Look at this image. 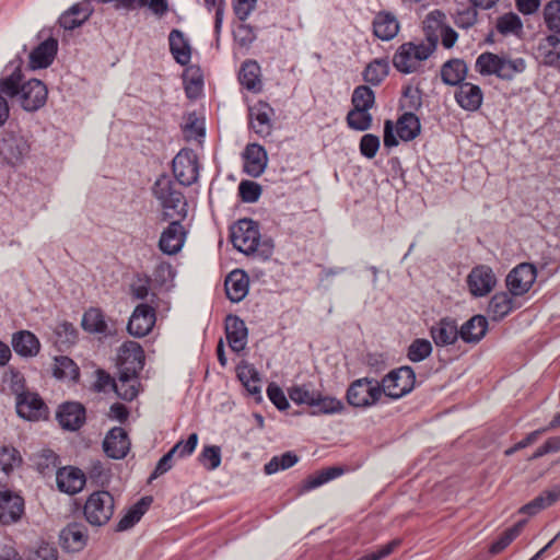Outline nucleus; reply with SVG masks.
<instances>
[{
    "mask_svg": "<svg viewBox=\"0 0 560 560\" xmlns=\"http://www.w3.org/2000/svg\"><path fill=\"white\" fill-rule=\"evenodd\" d=\"M526 61L523 58L500 57L499 78L503 80H512L516 74L524 72Z\"/></svg>",
    "mask_w": 560,
    "mask_h": 560,
    "instance_id": "47",
    "label": "nucleus"
},
{
    "mask_svg": "<svg viewBox=\"0 0 560 560\" xmlns=\"http://www.w3.org/2000/svg\"><path fill=\"white\" fill-rule=\"evenodd\" d=\"M54 376L62 381L75 382L79 378L80 372L77 363L66 355L55 358Z\"/></svg>",
    "mask_w": 560,
    "mask_h": 560,
    "instance_id": "41",
    "label": "nucleus"
},
{
    "mask_svg": "<svg viewBox=\"0 0 560 560\" xmlns=\"http://www.w3.org/2000/svg\"><path fill=\"white\" fill-rule=\"evenodd\" d=\"M244 158V171L253 177L260 176L268 162L267 152L258 143H249L246 145L243 153Z\"/></svg>",
    "mask_w": 560,
    "mask_h": 560,
    "instance_id": "22",
    "label": "nucleus"
},
{
    "mask_svg": "<svg viewBox=\"0 0 560 560\" xmlns=\"http://www.w3.org/2000/svg\"><path fill=\"white\" fill-rule=\"evenodd\" d=\"M536 58L546 66L560 68V37L551 34L541 38L536 48Z\"/></svg>",
    "mask_w": 560,
    "mask_h": 560,
    "instance_id": "25",
    "label": "nucleus"
},
{
    "mask_svg": "<svg viewBox=\"0 0 560 560\" xmlns=\"http://www.w3.org/2000/svg\"><path fill=\"white\" fill-rule=\"evenodd\" d=\"M103 448L105 454L110 458H124L130 448L127 432L120 427H115L109 430L103 441Z\"/></svg>",
    "mask_w": 560,
    "mask_h": 560,
    "instance_id": "19",
    "label": "nucleus"
},
{
    "mask_svg": "<svg viewBox=\"0 0 560 560\" xmlns=\"http://www.w3.org/2000/svg\"><path fill=\"white\" fill-rule=\"evenodd\" d=\"M18 415L26 420L35 421L45 418L47 407L40 396L34 392H27L15 400Z\"/></svg>",
    "mask_w": 560,
    "mask_h": 560,
    "instance_id": "16",
    "label": "nucleus"
},
{
    "mask_svg": "<svg viewBox=\"0 0 560 560\" xmlns=\"http://www.w3.org/2000/svg\"><path fill=\"white\" fill-rule=\"evenodd\" d=\"M152 503L151 497L141 498L136 504H133L126 514L119 520L116 525L117 532H124L133 527L148 511Z\"/></svg>",
    "mask_w": 560,
    "mask_h": 560,
    "instance_id": "38",
    "label": "nucleus"
},
{
    "mask_svg": "<svg viewBox=\"0 0 560 560\" xmlns=\"http://www.w3.org/2000/svg\"><path fill=\"white\" fill-rule=\"evenodd\" d=\"M267 396L270 401L281 411L290 407L287 396L280 386L276 383H270L267 387Z\"/></svg>",
    "mask_w": 560,
    "mask_h": 560,
    "instance_id": "64",
    "label": "nucleus"
},
{
    "mask_svg": "<svg viewBox=\"0 0 560 560\" xmlns=\"http://www.w3.org/2000/svg\"><path fill=\"white\" fill-rule=\"evenodd\" d=\"M24 514V499L9 490L0 491V523L10 525L19 522Z\"/></svg>",
    "mask_w": 560,
    "mask_h": 560,
    "instance_id": "15",
    "label": "nucleus"
},
{
    "mask_svg": "<svg viewBox=\"0 0 560 560\" xmlns=\"http://www.w3.org/2000/svg\"><path fill=\"white\" fill-rule=\"evenodd\" d=\"M522 21L515 13H506L498 19L497 30L503 35L518 34L522 32Z\"/></svg>",
    "mask_w": 560,
    "mask_h": 560,
    "instance_id": "58",
    "label": "nucleus"
},
{
    "mask_svg": "<svg viewBox=\"0 0 560 560\" xmlns=\"http://www.w3.org/2000/svg\"><path fill=\"white\" fill-rule=\"evenodd\" d=\"M13 350L21 357L32 358L38 354L40 342L38 338L28 330H21L12 336Z\"/></svg>",
    "mask_w": 560,
    "mask_h": 560,
    "instance_id": "33",
    "label": "nucleus"
},
{
    "mask_svg": "<svg viewBox=\"0 0 560 560\" xmlns=\"http://www.w3.org/2000/svg\"><path fill=\"white\" fill-rule=\"evenodd\" d=\"M82 327L92 334H103L106 331L107 325L98 308H90L83 314Z\"/></svg>",
    "mask_w": 560,
    "mask_h": 560,
    "instance_id": "46",
    "label": "nucleus"
},
{
    "mask_svg": "<svg viewBox=\"0 0 560 560\" xmlns=\"http://www.w3.org/2000/svg\"><path fill=\"white\" fill-rule=\"evenodd\" d=\"M430 334L436 347L453 345L460 337L455 319L450 317L442 318L433 325Z\"/></svg>",
    "mask_w": 560,
    "mask_h": 560,
    "instance_id": "26",
    "label": "nucleus"
},
{
    "mask_svg": "<svg viewBox=\"0 0 560 560\" xmlns=\"http://www.w3.org/2000/svg\"><path fill=\"white\" fill-rule=\"evenodd\" d=\"M420 130V120L412 113H405L397 120V135L402 141L413 140Z\"/></svg>",
    "mask_w": 560,
    "mask_h": 560,
    "instance_id": "39",
    "label": "nucleus"
},
{
    "mask_svg": "<svg viewBox=\"0 0 560 560\" xmlns=\"http://www.w3.org/2000/svg\"><path fill=\"white\" fill-rule=\"evenodd\" d=\"M381 384L372 377H362L353 381L346 393L347 401L355 408H370L382 398Z\"/></svg>",
    "mask_w": 560,
    "mask_h": 560,
    "instance_id": "5",
    "label": "nucleus"
},
{
    "mask_svg": "<svg viewBox=\"0 0 560 560\" xmlns=\"http://www.w3.org/2000/svg\"><path fill=\"white\" fill-rule=\"evenodd\" d=\"M57 419L63 429L75 431L85 421V409L79 402H66L59 407Z\"/></svg>",
    "mask_w": 560,
    "mask_h": 560,
    "instance_id": "24",
    "label": "nucleus"
},
{
    "mask_svg": "<svg viewBox=\"0 0 560 560\" xmlns=\"http://www.w3.org/2000/svg\"><path fill=\"white\" fill-rule=\"evenodd\" d=\"M238 194L244 202H256L261 195V186L252 180H242L238 185Z\"/></svg>",
    "mask_w": 560,
    "mask_h": 560,
    "instance_id": "61",
    "label": "nucleus"
},
{
    "mask_svg": "<svg viewBox=\"0 0 560 560\" xmlns=\"http://www.w3.org/2000/svg\"><path fill=\"white\" fill-rule=\"evenodd\" d=\"M495 284L497 277L487 265L474 267L467 277L468 290L476 298L486 296L494 289Z\"/></svg>",
    "mask_w": 560,
    "mask_h": 560,
    "instance_id": "11",
    "label": "nucleus"
},
{
    "mask_svg": "<svg viewBox=\"0 0 560 560\" xmlns=\"http://www.w3.org/2000/svg\"><path fill=\"white\" fill-rule=\"evenodd\" d=\"M346 120L350 129L365 131L371 128L373 117L366 109L352 108L347 114Z\"/></svg>",
    "mask_w": 560,
    "mask_h": 560,
    "instance_id": "48",
    "label": "nucleus"
},
{
    "mask_svg": "<svg viewBox=\"0 0 560 560\" xmlns=\"http://www.w3.org/2000/svg\"><path fill=\"white\" fill-rule=\"evenodd\" d=\"M235 42L242 47H248L256 39V33L249 24L242 23L233 31Z\"/></svg>",
    "mask_w": 560,
    "mask_h": 560,
    "instance_id": "63",
    "label": "nucleus"
},
{
    "mask_svg": "<svg viewBox=\"0 0 560 560\" xmlns=\"http://www.w3.org/2000/svg\"><path fill=\"white\" fill-rule=\"evenodd\" d=\"M94 8L91 0L74 3L65 11L58 20L59 25L66 31H72L84 24L93 14Z\"/></svg>",
    "mask_w": 560,
    "mask_h": 560,
    "instance_id": "17",
    "label": "nucleus"
},
{
    "mask_svg": "<svg viewBox=\"0 0 560 560\" xmlns=\"http://www.w3.org/2000/svg\"><path fill=\"white\" fill-rule=\"evenodd\" d=\"M467 65L462 59H451L446 61L441 68V79L446 85L455 86L464 83L467 75Z\"/></svg>",
    "mask_w": 560,
    "mask_h": 560,
    "instance_id": "37",
    "label": "nucleus"
},
{
    "mask_svg": "<svg viewBox=\"0 0 560 560\" xmlns=\"http://www.w3.org/2000/svg\"><path fill=\"white\" fill-rule=\"evenodd\" d=\"M155 306L141 303L132 312L128 322V332L135 337H144L155 324Z\"/></svg>",
    "mask_w": 560,
    "mask_h": 560,
    "instance_id": "12",
    "label": "nucleus"
},
{
    "mask_svg": "<svg viewBox=\"0 0 560 560\" xmlns=\"http://www.w3.org/2000/svg\"><path fill=\"white\" fill-rule=\"evenodd\" d=\"M153 196L160 202L166 217H185L187 202L177 184L167 175L160 176L152 187Z\"/></svg>",
    "mask_w": 560,
    "mask_h": 560,
    "instance_id": "4",
    "label": "nucleus"
},
{
    "mask_svg": "<svg viewBox=\"0 0 560 560\" xmlns=\"http://www.w3.org/2000/svg\"><path fill=\"white\" fill-rule=\"evenodd\" d=\"M115 510L114 497L108 491H95L86 499L83 514L92 526H103L112 518Z\"/></svg>",
    "mask_w": 560,
    "mask_h": 560,
    "instance_id": "6",
    "label": "nucleus"
},
{
    "mask_svg": "<svg viewBox=\"0 0 560 560\" xmlns=\"http://www.w3.org/2000/svg\"><path fill=\"white\" fill-rule=\"evenodd\" d=\"M225 335L229 347L234 352L245 349L248 339V330L243 319L236 315H228L225 318Z\"/></svg>",
    "mask_w": 560,
    "mask_h": 560,
    "instance_id": "20",
    "label": "nucleus"
},
{
    "mask_svg": "<svg viewBox=\"0 0 560 560\" xmlns=\"http://www.w3.org/2000/svg\"><path fill=\"white\" fill-rule=\"evenodd\" d=\"M487 329V318L482 315H475L463 324L459 336L467 343H477L485 337Z\"/></svg>",
    "mask_w": 560,
    "mask_h": 560,
    "instance_id": "36",
    "label": "nucleus"
},
{
    "mask_svg": "<svg viewBox=\"0 0 560 560\" xmlns=\"http://www.w3.org/2000/svg\"><path fill=\"white\" fill-rule=\"evenodd\" d=\"M113 388L115 393L124 400H133L140 390L139 376L119 371L118 378L114 382Z\"/></svg>",
    "mask_w": 560,
    "mask_h": 560,
    "instance_id": "35",
    "label": "nucleus"
},
{
    "mask_svg": "<svg viewBox=\"0 0 560 560\" xmlns=\"http://www.w3.org/2000/svg\"><path fill=\"white\" fill-rule=\"evenodd\" d=\"M144 366V352L136 341H126L119 348L118 369L139 376Z\"/></svg>",
    "mask_w": 560,
    "mask_h": 560,
    "instance_id": "13",
    "label": "nucleus"
},
{
    "mask_svg": "<svg viewBox=\"0 0 560 560\" xmlns=\"http://www.w3.org/2000/svg\"><path fill=\"white\" fill-rule=\"evenodd\" d=\"M56 482L61 492L75 494L84 488L85 476L79 468L63 467L57 470Z\"/></svg>",
    "mask_w": 560,
    "mask_h": 560,
    "instance_id": "21",
    "label": "nucleus"
},
{
    "mask_svg": "<svg viewBox=\"0 0 560 560\" xmlns=\"http://www.w3.org/2000/svg\"><path fill=\"white\" fill-rule=\"evenodd\" d=\"M536 278V267L529 262H522L508 273L505 285L511 295L515 298L523 296L532 289Z\"/></svg>",
    "mask_w": 560,
    "mask_h": 560,
    "instance_id": "9",
    "label": "nucleus"
},
{
    "mask_svg": "<svg viewBox=\"0 0 560 560\" xmlns=\"http://www.w3.org/2000/svg\"><path fill=\"white\" fill-rule=\"evenodd\" d=\"M455 100L463 109L475 112L479 109L482 104L483 93L478 85L464 82L455 92Z\"/></svg>",
    "mask_w": 560,
    "mask_h": 560,
    "instance_id": "29",
    "label": "nucleus"
},
{
    "mask_svg": "<svg viewBox=\"0 0 560 560\" xmlns=\"http://www.w3.org/2000/svg\"><path fill=\"white\" fill-rule=\"evenodd\" d=\"M290 399L298 405L313 406L317 392L311 390L308 385H294L288 390Z\"/></svg>",
    "mask_w": 560,
    "mask_h": 560,
    "instance_id": "57",
    "label": "nucleus"
},
{
    "mask_svg": "<svg viewBox=\"0 0 560 560\" xmlns=\"http://www.w3.org/2000/svg\"><path fill=\"white\" fill-rule=\"evenodd\" d=\"M58 50V40L49 37L35 47L30 54V67L32 69H44L49 67Z\"/></svg>",
    "mask_w": 560,
    "mask_h": 560,
    "instance_id": "27",
    "label": "nucleus"
},
{
    "mask_svg": "<svg viewBox=\"0 0 560 560\" xmlns=\"http://www.w3.org/2000/svg\"><path fill=\"white\" fill-rule=\"evenodd\" d=\"M341 474H342V469L338 468V467H329V468L323 469V470L318 471L317 474L307 477L303 481V483L301 486V490H302V492H308L311 490H314V489L325 485L326 482L339 477Z\"/></svg>",
    "mask_w": 560,
    "mask_h": 560,
    "instance_id": "43",
    "label": "nucleus"
},
{
    "mask_svg": "<svg viewBox=\"0 0 560 560\" xmlns=\"http://www.w3.org/2000/svg\"><path fill=\"white\" fill-rule=\"evenodd\" d=\"M260 66L255 60H246L242 63L238 80L240 83L248 91L258 93L262 89Z\"/></svg>",
    "mask_w": 560,
    "mask_h": 560,
    "instance_id": "34",
    "label": "nucleus"
},
{
    "mask_svg": "<svg viewBox=\"0 0 560 560\" xmlns=\"http://www.w3.org/2000/svg\"><path fill=\"white\" fill-rule=\"evenodd\" d=\"M60 545L70 552L82 550L88 541V532L83 524L71 523L59 535Z\"/></svg>",
    "mask_w": 560,
    "mask_h": 560,
    "instance_id": "23",
    "label": "nucleus"
},
{
    "mask_svg": "<svg viewBox=\"0 0 560 560\" xmlns=\"http://www.w3.org/2000/svg\"><path fill=\"white\" fill-rule=\"evenodd\" d=\"M173 174L183 186H190L199 176L198 158L194 150L182 149L173 159Z\"/></svg>",
    "mask_w": 560,
    "mask_h": 560,
    "instance_id": "10",
    "label": "nucleus"
},
{
    "mask_svg": "<svg viewBox=\"0 0 560 560\" xmlns=\"http://www.w3.org/2000/svg\"><path fill=\"white\" fill-rule=\"evenodd\" d=\"M170 51L177 63L186 66L191 60V47L185 34L179 30H172L168 35Z\"/></svg>",
    "mask_w": 560,
    "mask_h": 560,
    "instance_id": "32",
    "label": "nucleus"
},
{
    "mask_svg": "<svg viewBox=\"0 0 560 560\" xmlns=\"http://www.w3.org/2000/svg\"><path fill=\"white\" fill-rule=\"evenodd\" d=\"M445 20V14L440 10H433L428 13L423 21L427 43H431L433 36L436 37V43L439 42V33L446 26Z\"/></svg>",
    "mask_w": 560,
    "mask_h": 560,
    "instance_id": "44",
    "label": "nucleus"
},
{
    "mask_svg": "<svg viewBox=\"0 0 560 560\" xmlns=\"http://www.w3.org/2000/svg\"><path fill=\"white\" fill-rule=\"evenodd\" d=\"M225 292L231 302H241L248 292V277L242 270H234L225 279Z\"/></svg>",
    "mask_w": 560,
    "mask_h": 560,
    "instance_id": "31",
    "label": "nucleus"
},
{
    "mask_svg": "<svg viewBox=\"0 0 560 560\" xmlns=\"http://www.w3.org/2000/svg\"><path fill=\"white\" fill-rule=\"evenodd\" d=\"M131 294L137 300H147L148 304L156 306L158 296L154 292L150 291V279L139 278L131 285Z\"/></svg>",
    "mask_w": 560,
    "mask_h": 560,
    "instance_id": "59",
    "label": "nucleus"
},
{
    "mask_svg": "<svg viewBox=\"0 0 560 560\" xmlns=\"http://www.w3.org/2000/svg\"><path fill=\"white\" fill-rule=\"evenodd\" d=\"M312 408V416L336 415L341 413L345 410V405L338 398L331 396H324L319 392H317Z\"/></svg>",
    "mask_w": 560,
    "mask_h": 560,
    "instance_id": "40",
    "label": "nucleus"
},
{
    "mask_svg": "<svg viewBox=\"0 0 560 560\" xmlns=\"http://www.w3.org/2000/svg\"><path fill=\"white\" fill-rule=\"evenodd\" d=\"M198 444V434L191 433L186 441H178L170 451H175V457L185 458L190 456Z\"/></svg>",
    "mask_w": 560,
    "mask_h": 560,
    "instance_id": "62",
    "label": "nucleus"
},
{
    "mask_svg": "<svg viewBox=\"0 0 560 560\" xmlns=\"http://www.w3.org/2000/svg\"><path fill=\"white\" fill-rule=\"evenodd\" d=\"M524 522H518L506 529L490 547L491 553H499L504 550L521 533Z\"/></svg>",
    "mask_w": 560,
    "mask_h": 560,
    "instance_id": "60",
    "label": "nucleus"
},
{
    "mask_svg": "<svg viewBox=\"0 0 560 560\" xmlns=\"http://www.w3.org/2000/svg\"><path fill=\"white\" fill-rule=\"evenodd\" d=\"M299 457L292 452H285L279 456H273L264 467L267 475H273L280 470H285L294 466Z\"/></svg>",
    "mask_w": 560,
    "mask_h": 560,
    "instance_id": "49",
    "label": "nucleus"
},
{
    "mask_svg": "<svg viewBox=\"0 0 560 560\" xmlns=\"http://www.w3.org/2000/svg\"><path fill=\"white\" fill-rule=\"evenodd\" d=\"M186 231L179 221H173L162 232L159 248L166 255L177 254L184 246Z\"/></svg>",
    "mask_w": 560,
    "mask_h": 560,
    "instance_id": "18",
    "label": "nucleus"
},
{
    "mask_svg": "<svg viewBox=\"0 0 560 560\" xmlns=\"http://www.w3.org/2000/svg\"><path fill=\"white\" fill-rule=\"evenodd\" d=\"M28 140L15 132H4L0 138V156L11 166L21 165L30 155Z\"/></svg>",
    "mask_w": 560,
    "mask_h": 560,
    "instance_id": "8",
    "label": "nucleus"
},
{
    "mask_svg": "<svg viewBox=\"0 0 560 560\" xmlns=\"http://www.w3.org/2000/svg\"><path fill=\"white\" fill-rule=\"evenodd\" d=\"M500 57L492 52H483L476 60V70L482 75L495 74L499 77Z\"/></svg>",
    "mask_w": 560,
    "mask_h": 560,
    "instance_id": "52",
    "label": "nucleus"
},
{
    "mask_svg": "<svg viewBox=\"0 0 560 560\" xmlns=\"http://www.w3.org/2000/svg\"><path fill=\"white\" fill-rule=\"evenodd\" d=\"M544 20L555 35H560V0H551L545 5Z\"/></svg>",
    "mask_w": 560,
    "mask_h": 560,
    "instance_id": "54",
    "label": "nucleus"
},
{
    "mask_svg": "<svg viewBox=\"0 0 560 560\" xmlns=\"http://www.w3.org/2000/svg\"><path fill=\"white\" fill-rule=\"evenodd\" d=\"M388 61L386 59H375L368 65L363 72V79L372 84H380L388 74Z\"/></svg>",
    "mask_w": 560,
    "mask_h": 560,
    "instance_id": "45",
    "label": "nucleus"
},
{
    "mask_svg": "<svg viewBox=\"0 0 560 560\" xmlns=\"http://www.w3.org/2000/svg\"><path fill=\"white\" fill-rule=\"evenodd\" d=\"M436 48V37L431 43H405L393 57V65L397 71L408 74L416 72L421 61L427 60Z\"/></svg>",
    "mask_w": 560,
    "mask_h": 560,
    "instance_id": "3",
    "label": "nucleus"
},
{
    "mask_svg": "<svg viewBox=\"0 0 560 560\" xmlns=\"http://www.w3.org/2000/svg\"><path fill=\"white\" fill-rule=\"evenodd\" d=\"M22 464L20 452L12 446H2L0 448V469L9 475Z\"/></svg>",
    "mask_w": 560,
    "mask_h": 560,
    "instance_id": "51",
    "label": "nucleus"
},
{
    "mask_svg": "<svg viewBox=\"0 0 560 560\" xmlns=\"http://www.w3.org/2000/svg\"><path fill=\"white\" fill-rule=\"evenodd\" d=\"M21 65V60H12L5 66L0 80V91L9 97L16 98L25 110H37L46 103L47 88L37 79L25 81Z\"/></svg>",
    "mask_w": 560,
    "mask_h": 560,
    "instance_id": "1",
    "label": "nucleus"
},
{
    "mask_svg": "<svg viewBox=\"0 0 560 560\" xmlns=\"http://www.w3.org/2000/svg\"><path fill=\"white\" fill-rule=\"evenodd\" d=\"M199 463L207 470H214L221 464V448L217 445H207L198 456Z\"/></svg>",
    "mask_w": 560,
    "mask_h": 560,
    "instance_id": "56",
    "label": "nucleus"
},
{
    "mask_svg": "<svg viewBox=\"0 0 560 560\" xmlns=\"http://www.w3.org/2000/svg\"><path fill=\"white\" fill-rule=\"evenodd\" d=\"M521 305L510 292L495 293L488 305V314L493 320H501Z\"/></svg>",
    "mask_w": 560,
    "mask_h": 560,
    "instance_id": "30",
    "label": "nucleus"
},
{
    "mask_svg": "<svg viewBox=\"0 0 560 560\" xmlns=\"http://www.w3.org/2000/svg\"><path fill=\"white\" fill-rule=\"evenodd\" d=\"M353 108L370 110L375 104V94L368 85H359L351 97Z\"/></svg>",
    "mask_w": 560,
    "mask_h": 560,
    "instance_id": "50",
    "label": "nucleus"
},
{
    "mask_svg": "<svg viewBox=\"0 0 560 560\" xmlns=\"http://www.w3.org/2000/svg\"><path fill=\"white\" fill-rule=\"evenodd\" d=\"M37 470L43 475L52 472L58 466V455L51 450H43L35 456Z\"/></svg>",
    "mask_w": 560,
    "mask_h": 560,
    "instance_id": "55",
    "label": "nucleus"
},
{
    "mask_svg": "<svg viewBox=\"0 0 560 560\" xmlns=\"http://www.w3.org/2000/svg\"><path fill=\"white\" fill-rule=\"evenodd\" d=\"M432 353V345L428 339H415L407 350V358L411 362H421Z\"/></svg>",
    "mask_w": 560,
    "mask_h": 560,
    "instance_id": "53",
    "label": "nucleus"
},
{
    "mask_svg": "<svg viewBox=\"0 0 560 560\" xmlns=\"http://www.w3.org/2000/svg\"><path fill=\"white\" fill-rule=\"evenodd\" d=\"M273 108L266 102L259 101L248 109L249 128L259 137L271 135Z\"/></svg>",
    "mask_w": 560,
    "mask_h": 560,
    "instance_id": "14",
    "label": "nucleus"
},
{
    "mask_svg": "<svg viewBox=\"0 0 560 560\" xmlns=\"http://www.w3.org/2000/svg\"><path fill=\"white\" fill-rule=\"evenodd\" d=\"M55 345L59 350L69 349L78 340V330L68 322H62L56 325L54 329Z\"/></svg>",
    "mask_w": 560,
    "mask_h": 560,
    "instance_id": "42",
    "label": "nucleus"
},
{
    "mask_svg": "<svg viewBox=\"0 0 560 560\" xmlns=\"http://www.w3.org/2000/svg\"><path fill=\"white\" fill-rule=\"evenodd\" d=\"M230 237L234 248L245 255L259 253L267 258L272 253V245L260 243L258 224L252 219H241L233 224Z\"/></svg>",
    "mask_w": 560,
    "mask_h": 560,
    "instance_id": "2",
    "label": "nucleus"
},
{
    "mask_svg": "<svg viewBox=\"0 0 560 560\" xmlns=\"http://www.w3.org/2000/svg\"><path fill=\"white\" fill-rule=\"evenodd\" d=\"M380 384L383 395L392 399H399L413 389L416 374L412 368L400 366L386 374Z\"/></svg>",
    "mask_w": 560,
    "mask_h": 560,
    "instance_id": "7",
    "label": "nucleus"
},
{
    "mask_svg": "<svg viewBox=\"0 0 560 560\" xmlns=\"http://www.w3.org/2000/svg\"><path fill=\"white\" fill-rule=\"evenodd\" d=\"M373 34L381 40L388 42L399 32V22L397 18L387 11H381L375 14L373 22Z\"/></svg>",
    "mask_w": 560,
    "mask_h": 560,
    "instance_id": "28",
    "label": "nucleus"
}]
</instances>
